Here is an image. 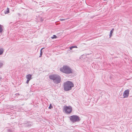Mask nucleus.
Returning a JSON list of instances; mask_svg holds the SVG:
<instances>
[{
  "instance_id": "nucleus-6",
  "label": "nucleus",
  "mask_w": 132,
  "mask_h": 132,
  "mask_svg": "<svg viewBox=\"0 0 132 132\" xmlns=\"http://www.w3.org/2000/svg\"><path fill=\"white\" fill-rule=\"evenodd\" d=\"M129 89H127L126 90L123 92V98H127L129 95Z\"/></svg>"
},
{
  "instance_id": "nucleus-17",
  "label": "nucleus",
  "mask_w": 132,
  "mask_h": 132,
  "mask_svg": "<svg viewBox=\"0 0 132 132\" xmlns=\"http://www.w3.org/2000/svg\"><path fill=\"white\" fill-rule=\"evenodd\" d=\"M12 130L11 129H9L7 130L8 132H12Z\"/></svg>"
},
{
  "instance_id": "nucleus-20",
  "label": "nucleus",
  "mask_w": 132,
  "mask_h": 132,
  "mask_svg": "<svg viewBox=\"0 0 132 132\" xmlns=\"http://www.w3.org/2000/svg\"><path fill=\"white\" fill-rule=\"evenodd\" d=\"M43 21V19H42V18H41V21L42 22Z\"/></svg>"
},
{
  "instance_id": "nucleus-8",
  "label": "nucleus",
  "mask_w": 132,
  "mask_h": 132,
  "mask_svg": "<svg viewBox=\"0 0 132 132\" xmlns=\"http://www.w3.org/2000/svg\"><path fill=\"white\" fill-rule=\"evenodd\" d=\"M32 125V122H28L25 124V126L27 127H29L31 126Z\"/></svg>"
},
{
  "instance_id": "nucleus-18",
  "label": "nucleus",
  "mask_w": 132,
  "mask_h": 132,
  "mask_svg": "<svg viewBox=\"0 0 132 132\" xmlns=\"http://www.w3.org/2000/svg\"><path fill=\"white\" fill-rule=\"evenodd\" d=\"M51 38L52 39L56 38V36L55 35H54Z\"/></svg>"
},
{
  "instance_id": "nucleus-11",
  "label": "nucleus",
  "mask_w": 132,
  "mask_h": 132,
  "mask_svg": "<svg viewBox=\"0 0 132 132\" xmlns=\"http://www.w3.org/2000/svg\"><path fill=\"white\" fill-rule=\"evenodd\" d=\"M9 13V9L7 8V10L5 11V14H8Z\"/></svg>"
},
{
  "instance_id": "nucleus-16",
  "label": "nucleus",
  "mask_w": 132,
  "mask_h": 132,
  "mask_svg": "<svg viewBox=\"0 0 132 132\" xmlns=\"http://www.w3.org/2000/svg\"><path fill=\"white\" fill-rule=\"evenodd\" d=\"M52 108H53V106H52L51 104H50L48 107V108L49 109H51Z\"/></svg>"
},
{
  "instance_id": "nucleus-19",
  "label": "nucleus",
  "mask_w": 132,
  "mask_h": 132,
  "mask_svg": "<svg viewBox=\"0 0 132 132\" xmlns=\"http://www.w3.org/2000/svg\"><path fill=\"white\" fill-rule=\"evenodd\" d=\"M66 20V19H60V20L61 21H64L65 20Z\"/></svg>"
},
{
  "instance_id": "nucleus-21",
  "label": "nucleus",
  "mask_w": 132,
  "mask_h": 132,
  "mask_svg": "<svg viewBox=\"0 0 132 132\" xmlns=\"http://www.w3.org/2000/svg\"><path fill=\"white\" fill-rule=\"evenodd\" d=\"M104 1H106L107 0H104Z\"/></svg>"
},
{
  "instance_id": "nucleus-14",
  "label": "nucleus",
  "mask_w": 132,
  "mask_h": 132,
  "mask_svg": "<svg viewBox=\"0 0 132 132\" xmlns=\"http://www.w3.org/2000/svg\"><path fill=\"white\" fill-rule=\"evenodd\" d=\"M44 48H42L41 49V50H40V56H39V57H41L42 56V53H43V52H42V50L43 49H44Z\"/></svg>"
},
{
  "instance_id": "nucleus-15",
  "label": "nucleus",
  "mask_w": 132,
  "mask_h": 132,
  "mask_svg": "<svg viewBox=\"0 0 132 132\" xmlns=\"http://www.w3.org/2000/svg\"><path fill=\"white\" fill-rule=\"evenodd\" d=\"M3 65V63L0 62V68L2 67Z\"/></svg>"
},
{
  "instance_id": "nucleus-2",
  "label": "nucleus",
  "mask_w": 132,
  "mask_h": 132,
  "mask_svg": "<svg viewBox=\"0 0 132 132\" xmlns=\"http://www.w3.org/2000/svg\"><path fill=\"white\" fill-rule=\"evenodd\" d=\"M49 78L53 80L54 82L56 84H59L61 82V78L60 77L55 75H52L49 76Z\"/></svg>"
},
{
  "instance_id": "nucleus-4",
  "label": "nucleus",
  "mask_w": 132,
  "mask_h": 132,
  "mask_svg": "<svg viewBox=\"0 0 132 132\" xmlns=\"http://www.w3.org/2000/svg\"><path fill=\"white\" fill-rule=\"evenodd\" d=\"M70 120L73 123L78 122L80 120V118L77 115H72L70 117Z\"/></svg>"
},
{
  "instance_id": "nucleus-5",
  "label": "nucleus",
  "mask_w": 132,
  "mask_h": 132,
  "mask_svg": "<svg viewBox=\"0 0 132 132\" xmlns=\"http://www.w3.org/2000/svg\"><path fill=\"white\" fill-rule=\"evenodd\" d=\"M64 109L67 114L70 113L72 111V107L71 106H66L64 108Z\"/></svg>"
},
{
  "instance_id": "nucleus-3",
  "label": "nucleus",
  "mask_w": 132,
  "mask_h": 132,
  "mask_svg": "<svg viewBox=\"0 0 132 132\" xmlns=\"http://www.w3.org/2000/svg\"><path fill=\"white\" fill-rule=\"evenodd\" d=\"M60 71L64 73L67 74H70L72 73V70L69 66L64 65L63 68L60 69Z\"/></svg>"
},
{
  "instance_id": "nucleus-13",
  "label": "nucleus",
  "mask_w": 132,
  "mask_h": 132,
  "mask_svg": "<svg viewBox=\"0 0 132 132\" xmlns=\"http://www.w3.org/2000/svg\"><path fill=\"white\" fill-rule=\"evenodd\" d=\"M73 48H77V47L76 46H73L70 47L69 48L70 50H71Z\"/></svg>"
},
{
  "instance_id": "nucleus-7",
  "label": "nucleus",
  "mask_w": 132,
  "mask_h": 132,
  "mask_svg": "<svg viewBox=\"0 0 132 132\" xmlns=\"http://www.w3.org/2000/svg\"><path fill=\"white\" fill-rule=\"evenodd\" d=\"M32 75L30 74H28L26 76V78L27 79L26 83L28 84L29 81L31 80L32 78Z\"/></svg>"
},
{
  "instance_id": "nucleus-1",
  "label": "nucleus",
  "mask_w": 132,
  "mask_h": 132,
  "mask_svg": "<svg viewBox=\"0 0 132 132\" xmlns=\"http://www.w3.org/2000/svg\"><path fill=\"white\" fill-rule=\"evenodd\" d=\"M74 85L73 82L69 81L65 82L63 83V87L64 90L65 91H68L70 90L72 88L74 87Z\"/></svg>"
},
{
  "instance_id": "nucleus-9",
  "label": "nucleus",
  "mask_w": 132,
  "mask_h": 132,
  "mask_svg": "<svg viewBox=\"0 0 132 132\" xmlns=\"http://www.w3.org/2000/svg\"><path fill=\"white\" fill-rule=\"evenodd\" d=\"M114 30V29L113 28L110 31V33L109 35V38H111L112 36V34L113 33Z\"/></svg>"
},
{
  "instance_id": "nucleus-12",
  "label": "nucleus",
  "mask_w": 132,
  "mask_h": 132,
  "mask_svg": "<svg viewBox=\"0 0 132 132\" xmlns=\"http://www.w3.org/2000/svg\"><path fill=\"white\" fill-rule=\"evenodd\" d=\"M4 52L3 49L2 48H0V55H2Z\"/></svg>"
},
{
  "instance_id": "nucleus-10",
  "label": "nucleus",
  "mask_w": 132,
  "mask_h": 132,
  "mask_svg": "<svg viewBox=\"0 0 132 132\" xmlns=\"http://www.w3.org/2000/svg\"><path fill=\"white\" fill-rule=\"evenodd\" d=\"M3 26L2 25L0 24V34H2L3 31Z\"/></svg>"
}]
</instances>
